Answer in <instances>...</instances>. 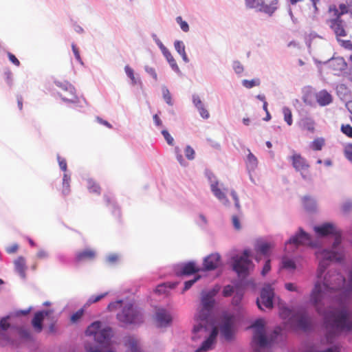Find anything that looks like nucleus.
Wrapping results in <instances>:
<instances>
[{"label": "nucleus", "mask_w": 352, "mask_h": 352, "mask_svg": "<svg viewBox=\"0 0 352 352\" xmlns=\"http://www.w3.org/2000/svg\"><path fill=\"white\" fill-rule=\"evenodd\" d=\"M345 280V278L341 274L328 272L320 278H318L310 294V303L319 315L324 316V327L328 336L332 338L344 333H352V320L349 318V309L343 307L338 312V317L333 319L336 313L333 311L326 310L323 302L325 296L338 291L341 283H344Z\"/></svg>", "instance_id": "obj_1"}, {"label": "nucleus", "mask_w": 352, "mask_h": 352, "mask_svg": "<svg viewBox=\"0 0 352 352\" xmlns=\"http://www.w3.org/2000/svg\"><path fill=\"white\" fill-rule=\"evenodd\" d=\"M314 230L318 237L333 236L332 244L329 247L318 245V242L312 241L311 235L299 227L298 232L292 236L285 243V248L292 245L295 248L300 245H309L316 248L315 255L319 261L317 270V278H320L325 273L327 267L332 263H340L344 258V248L342 245V234L337 230L332 223L326 222L320 226H315Z\"/></svg>", "instance_id": "obj_2"}, {"label": "nucleus", "mask_w": 352, "mask_h": 352, "mask_svg": "<svg viewBox=\"0 0 352 352\" xmlns=\"http://www.w3.org/2000/svg\"><path fill=\"white\" fill-rule=\"evenodd\" d=\"M9 316L0 318V346L19 348L33 340L30 331L21 326L8 322Z\"/></svg>", "instance_id": "obj_3"}, {"label": "nucleus", "mask_w": 352, "mask_h": 352, "mask_svg": "<svg viewBox=\"0 0 352 352\" xmlns=\"http://www.w3.org/2000/svg\"><path fill=\"white\" fill-rule=\"evenodd\" d=\"M195 324L192 329V339H195L197 334L200 332H208V336L203 341L196 352H206L212 349L218 336V329L216 325L215 318H206L195 316Z\"/></svg>", "instance_id": "obj_4"}, {"label": "nucleus", "mask_w": 352, "mask_h": 352, "mask_svg": "<svg viewBox=\"0 0 352 352\" xmlns=\"http://www.w3.org/2000/svg\"><path fill=\"white\" fill-rule=\"evenodd\" d=\"M250 250H244L241 254L234 255L231 258L232 270L235 272L239 278H245L249 274L254 265L251 260Z\"/></svg>", "instance_id": "obj_5"}, {"label": "nucleus", "mask_w": 352, "mask_h": 352, "mask_svg": "<svg viewBox=\"0 0 352 352\" xmlns=\"http://www.w3.org/2000/svg\"><path fill=\"white\" fill-rule=\"evenodd\" d=\"M283 314H285V317H288L291 315L289 322L295 329L303 332H311L314 330V324L311 318L306 311H298L292 314V310L285 308L283 311Z\"/></svg>", "instance_id": "obj_6"}, {"label": "nucleus", "mask_w": 352, "mask_h": 352, "mask_svg": "<svg viewBox=\"0 0 352 352\" xmlns=\"http://www.w3.org/2000/svg\"><path fill=\"white\" fill-rule=\"evenodd\" d=\"M219 287L216 286L212 289L201 293V308L195 316L206 318H215L214 308L215 305L214 297L219 291Z\"/></svg>", "instance_id": "obj_7"}, {"label": "nucleus", "mask_w": 352, "mask_h": 352, "mask_svg": "<svg viewBox=\"0 0 352 352\" xmlns=\"http://www.w3.org/2000/svg\"><path fill=\"white\" fill-rule=\"evenodd\" d=\"M117 319L125 324H137L144 322L142 311L132 303L126 304L117 314Z\"/></svg>", "instance_id": "obj_8"}, {"label": "nucleus", "mask_w": 352, "mask_h": 352, "mask_svg": "<svg viewBox=\"0 0 352 352\" xmlns=\"http://www.w3.org/2000/svg\"><path fill=\"white\" fill-rule=\"evenodd\" d=\"M86 333L94 336L95 340L101 344L107 345L113 337V330L110 327L102 328V322L99 320L93 322L87 329Z\"/></svg>", "instance_id": "obj_9"}, {"label": "nucleus", "mask_w": 352, "mask_h": 352, "mask_svg": "<svg viewBox=\"0 0 352 352\" xmlns=\"http://www.w3.org/2000/svg\"><path fill=\"white\" fill-rule=\"evenodd\" d=\"M54 84L64 92V94L58 93L63 102L74 104L76 107L82 108L83 107L80 98L76 94V90L74 85L68 81L59 80H55Z\"/></svg>", "instance_id": "obj_10"}, {"label": "nucleus", "mask_w": 352, "mask_h": 352, "mask_svg": "<svg viewBox=\"0 0 352 352\" xmlns=\"http://www.w3.org/2000/svg\"><path fill=\"white\" fill-rule=\"evenodd\" d=\"M235 322L236 316L234 314L228 311L222 313L219 329L221 335L227 340H231L233 338Z\"/></svg>", "instance_id": "obj_11"}, {"label": "nucleus", "mask_w": 352, "mask_h": 352, "mask_svg": "<svg viewBox=\"0 0 352 352\" xmlns=\"http://www.w3.org/2000/svg\"><path fill=\"white\" fill-rule=\"evenodd\" d=\"M205 174L214 196L224 206H228L230 205V201L227 198L225 192L222 190L223 184H220L219 182L215 175L210 170H206Z\"/></svg>", "instance_id": "obj_12"}, {"label": "nucleus", "mask_w": 352, "mask_h": 352, "mask_svg": "<svg viewBox=\"0 0 352 352\" xmlns=\"http://www.w3.org/2000/svg\"><path fill=\"white\" fill-rule=\"evenodd\" d=\"M274 298V289L270 284H265L261 290L260 297L256 299V305L261 310H263V305L266 308H272Z\"/></svg>", "instance_id": "obj_13"}, {"label": "nucleus", "mask_w": 352, "mask_h": 352, "mask_svg": "<svg viewBox=\"0 0 352 352\" xmlns=\"http://www.w3.org/2000/svg\"><path fill=\"white\" fill-rule=\"evenodd\" d=\"M57 161L60 169L64 173L62 178L61 194L63 197H67L71 192V174L67 173V164L64 157L58 154Z\"/></svg>", "instance_id": "obj_14"}, {"label": "nucleus", "mask_w": 352, "mask_h": 352, "mask_svg": "<svg viewBox=\"0 0 352 352\" xmlns=\"http://www.w3.org/2000/svg\"><path fill=\"white\" fill-rule=\"evenodd\" d=\"M222 265L221 257L218 253H212L204 258L202 270L204 272L212 271Z\"/></svg>", "instance_id": "obj_15"}, {"label": "nucleus", "mask_w": 352, "mask_h": 352, "mask_svg": "<svg viewBox=\"0 0 352 352\" xmlns=\"http://www.w3.org/2000/svg\"><path fill=\"white\" fill-rule=\"evenodd\" d=\"M252 346L256 352H261L262 349L270 347V340L266 332L253 334Z\"/></svg>", "instance_id": "obj_16"}, {"label": "nucleus", "mask_w": 352, "mask_h": 352, "mask_svg": "<svg viewBox=\"0 0 352 352\" xmlns=\"http://www.w3.org/2000/svg\"><path fill=\"white\" fill-rule=\"evenodd\" d=\"M201 270L195 261H188L177 266L176 273L179 275H190L199 272Z\"/></svg>", "instance_id": "obj_17"}, {"label": "nucleus", "mask_w": 352, "mask_h": 352, "mask_svg": "<svg viewBox=\"0 0 352 352\" xmlns=\"http://www.w3.org/2000/svg\"><path fill=\"white\" fill-rule=\"evenodd\" d=\"M288 160L292 162V166L298 172L307 170L309 167L306 159L302 157L299 153H294L292 156L288 157Z\"/></svg>", "instance_id": "obj_18"}, {"label": "nucleus", "mask_w": 352, "mask_h": 352, "mask_svg": "<svg viewBox=\"0 0 352 352\" xmlns=\"http://www.w3.org/2000/svg\"><path fill=\"white\" fill-rule=\"evenodd\" d=\"M155 320L159 327H166L172 322V317L168 311L164 308H158L155 311Z\"/></svg>", "instance_id": "obj_19"}, {"label": "nucleus", "mask_w": 352, "mask_h": 352, "mask_svg": "<svg viewBox=\"0 0 352 352\" xmlns=\"http://www.w3.org/2000/svg\"><path fill=\"white\" fill-rule=\"evenodd\" d=\"M327 63L335 72V75H339L340 72L344 71L347 67V64L342 57L331 58Z\"/></svg>", "instance_id": "obj_20"}, {"label": "nucleus", "mask_w": 352, "mask_h": 352, "mask_svg": "<svg viewBox=\"0 0 352 352\" xmlns=\"http://www.w3.org/2000/svg\"><path fill=\"white\" fill-rule=\"evenodd\" d=\"M260 12L272 16L278 9V0H260Z\"/></svg>", "instance_id": "obj_21"}, {"label": "nucleus", "mask_w": 352, "mask_h": 352, "mask_svg": "<svg viewBox=\"0 0 352 352\" xmlns=\"http://www.w3.org/2000/svg\"><path fill=\"white\" fill-rule=\"evenodd\" d=\"M235 289L236 290L232 300V304L235 307V310L239 313L242 310L241 301L243 298L244 292L239 283L235 285Z\"/></svg>", "instance_id": "obj_22"}, {"label": "nucleus", "mask_w": 352, "mask_h": 352, "mask_svg": "<svg viewBox=\"0 0 352 352\" xmlns=\"http://www.w3.org/2000/svg\"><path fill=\"white\" fill-rule=\"evenodd\" d=\"M14 270L22 279H25L26 261L23 256H19L14 261Z\"/></svg>", "instance_id": "obj_23"}, {"label": "nucleus", "mask_w": 352, "mask_h": 352, "mask_svg": "<svg viewBox=\"0 0 352 352\" xmlns=\"http://www.w3.org/2000/svg\"><path fill=\"white\" fill-rule=\"evenodd\" d=\"M316 99L318 104L325 107L332 102V96L327 90H322L316 94Z\"/></svg>", "instance_id": "obj_24"}, {"label": "nucleus", "mask_w": 352, "mask_h": 352, "mask_svg": "<svg viewBox=\"0 0 352 352\" xmlns=\"http://www.w3.org/2000/svg\"><path fill=\"white\" fill-rule=\"evenodd\" d=\"M95 256L96 252L94 250L91 249H85L76 253L75 259L77 262H83L94 259Z\"/></svg>", "instance_id": "obj_25"}, {"label": "nucleus", "mask_w": 352, "mask_h": 352, "mask_svg": "<svg viewBox=\"0 0 352 352\" xmlns=\"http://www.w3.org/2000/svg\"><path fill=\"white\" fill-rule=\"evenodd\" d=\"M302 204L305 210L309 213H314L317 211L318 204L316 199L311 196H305L302 198Z\"/></svg>", "instance_id": "obj_26"}, {"label": "nucleus", "mask_w": 352, "mask_h": 352, "mask_svg": "<svg viewBox=\"0 0 352 352\" xmlns=\"http://www.w3.org/2000/svg\"><path fill=\"white\" fill-rule=\"evenodd\" d=\"M248 154L245 160V167L248 173L254 172L258 166L257 157L248 148Z\"/></svg>", "instance_id": "obj_27"}, {"label": "nucleus", "mask_w": 352, "mask_h": 352, "mask_svg": "<svg viewBox=\"0 0 352 352\" xmlns=\"http://www.w3.org/2000/svg\"><path fill=\"white\" fill-rule=\"evenodd\" d=\"M331 28L333 30L337 37L345 36L346 35V31L342 25V21L338 18L333 19L331 21Z\"/></svg>", "instance_id": "obj_28"}, {"label": "nucleus", "mask_w": 352, "mask_h": 352, "mask_svg": "<svg viewBox=\"0 0 352 352\" xmlns=\"http://www.w3.org/2000/svg\"><path fill=\"white\" fill-rule=\"evenodd\" d=\"M300 126L303 129L310 133H314L315 131V122L311 117L305 116L302 118L299 122Z\"/></svg>", "instance_id": "obj_29"}, {"label": "nucleus", "mask_w": 352, "mask_h": 352, "mask_svg": "<svg viewBox=\"0 0 352 352\" xmlns=\"http://www.w3.org/2000/svg\"><path fill=\"white\" fill-rule=\"evenodd\" d=\"M174 47L175 51L182 56L183 61L186 63H189L190 60L186 52V47L182 41H175Z\"/></svg>", "instance_id": "obj_30"}, {"label": "nucleus", "mask_w": 352, "mask_h": 352, "mask_svg": "<svg viewBox=\"0 0 352 352\" xmlns=\"http://www.w3.org/2000/svg\"><path fill=\"white\" fill-rule=\"evenodd\" d=\"M162 54L165 57L166 60L168 63V64H169L170 68L173 69V71H174L178 75H182V72H181L179 67H178L175 59L171 54L170 52L168 50H167Z\"/></svg>", "instance_id": "obj_31"}, {"label": "nucleus", "mask_w": 352, "mask_h": 352, "mask_svg": "<svg viewBox=\"0 0 352 352\" xmlns=\"http://www.w3.org/2000/svg\"><path fill=\"white\" fill-rule=\"evenodd\" d=\"M44 319L37 313L36 312L32 319L31 324L34 328V329L40 333L43 329V322Z\"/></svg>", "instance_id": "obj_32"}, {"label": "nucleus", "mask_w": 352, "mask_h": 352, "mask_svg": "<svg viewBox=\"0 0 352 352\" xmlns=\"http://www.w3.org/2000/svg\"><path fill=\"white\" fill-rule=\"evenodd\" d=\"M104 201H106L107 206H109L111 208L112 214L115 217H119L120 215V211L119 208L117 206V205L114 202L113 197L109 195H104Z\"/></svg>", "instance_id": "obj_33"}, {"label": "nucleus", "mask_w": 352, "mask_h": 352, "mask_svg": "<svg viewBox=\"0 0 352 352\" xmlns=\"http://www.w3.org/2000/svg\"><path fill=\"white\" fill-rule=\"evenodd\" d=\"M251 327L254 329L253 334L265 332V324L262 318L256 319L252 324Z\"/></svg>", "instance_id": "obj_34"}, {"label": "nucleus", "mask_w": 352, "mask_h": 352, "mask_svg": "<svg viewBox=\"0 0 352 352\" xmlns=\"http://www.w3.org/2000/svg\"><path fill=\"white\" fill-rule=\"evenodd\" d=\"M272 248L270 243L267 242L258 243L256 245V250L258 253L267 256Z\"/></svg>", "instance_id": "obj_35"}, {"label": "nucleus", "mask_w": 352, "mask_h": 352, "mask_svg": "<svg viewBox=\"0 0 352 352\" xmlns=\"http://www.w3.org/2000/svg\"><path fill=\"white\" fill-rule=\"evenodd\" d=\"M87 186L90 192L95 193L96 195L100 194V187L94 179L91 178L87 179Z\"/></svg>", "instance_id": "obj_36"}, {"label": "nucleus", "mask_w": 352, "mask_h": 352, "mask_svg": "<svg viewBox=\"0 0 352 352\" xmlns=\"http://www.w3.org/2000/svg\"><path fill=\"white\" fill-rule=\"evenodd\" d=\"M32 310V307H30L29 308L26 309H19L14 311L10 312L6 316H9V318L8 319V322H10V320L13 318H17L21 317L23 316H27L30 311Z\"/></svg>", "instance_id": "obj_37"}, {"label": "nucleus", "mask_w": 352, "mask_h": 352, "mask_svg": "<svg viewBox=\"0 0 352 352\" xmlns=\"http://www.w3.org/2000/svg\"><path fill=\"white\" fill-rule=\"evenodd\" d=\"M242 85L247 89H252L254 87L259 86L261 80L259 78H254L252 80L244 79L241 81Z\"/></svg>", "instance_id": "obj_38"}, {"label": "nucleus", "mask_w": 352, "mask_h": 352, "mask_svg": "<svg viewBox=\"0 0 352 352\" xmlns=\"http://www.w3.org/2000/svg\"><path fill=\"white\" fill-rule=\"evenodd\" d=\"M282 112L284 116V120L289 126H291L293 124L292 113L291 109L287 107H283Z\"/></svg>", "instance_id": "obj_39"}, {"label": "nucleus", "mask_w": 352, "mask_h": 352, "mask_svg": "<svg viewBox=\"0 0 352 352\" xmlns=\"http://www.w3.org/2000/svg\"><path fill=\"white\" fill-rule=\"evenodd\" d=\"M282 266L283 268L287 270H295L296 268L295 261L292 258H289L287 257L283 258Z\"/></svg>", "instance_id": "obj_40"}, {"label": "nucleus", "mask_w": 352, "mask_h": 352, "mask_svg": "<svg viewBox=\"0 0 352 352\" xmlns=\"http://www.w3.org/2000/svg\"><path fill=\"white\" fill-rule=\"evenodd\" d=\"M162 96L165 102L167 104L170 106H173V102L172 101V96L168 90V89L166 86H163L162 87Z\"/></svg>", "instance_id": "obj_41"}, {"label": "nucleus", "mask_w": 352, "mask_h": 352, "mask_svg": "<svg viewBox=\"0 0 352 352\" xmlns=\"http://www.w3.org/2000/svg\"><path fill=\"white\" fill-rule=\"evenodd\" d=\"M108 294L107 292H104L98 295H93L89 297L85 303V306H89L90 305L97 302L104 298Z\"/></svg>", "instance_id": "obj_42"}, {"label": "nucleus", "mask_w": 352, "mask_h": 352, "mask_svg": "<svg viewBox=\"0 0 352 352\" xmlns=\"http://www.w3.org/2000/svg\"><path fill=\"white\" fill-rule=\"evenodd\" d=\"M85 350L86 352H114L111 347H108L102 351L98 346H93L89 344L85 345Z\"/></svg>", "instance_id": "obj_43"}, {"label": "nucleus", "mask_w": 352, "mask_h": 352, "mask_svg": "<svg viewBox=\"0 0 352 352\" xmlns=\"http://www.w3.org/2000/svg\"><path fill=\"white\" fill-rule=\"evenodd\" d=\"M126 344L129 346L131 352H142L138 346L136 340L133 338H129L127 340Z\"/></svg>", "instance_id": "obj_44"}, {"label": "nucleus", "mask_w": 352, "mask_h": 352, "mask_svg": "<svg viewBox=\"0 0 352 352\" xmlns=\"http://www.w3.org/2000/svg\"><path fill=\"white\" fill-rule=\"evenodd\" d=\"M174 153L176 157L177 160L179 163V164L182 166H186L188 165V163L185 161L184 159L182 153H181V149L179 146H175L174 148Z\"/></svg>", "instance_id": "obj_45"}, {"label": "nucleus", "mask_w": 352, "mask_h": 352, "mask_svg": "<svg viewBox=\"0 0 352 352\" xmlns=\"http://www.w3.org/2000/svg\"><path fill=\"white\" fill-rule=\"evenodd\" d=\"M200 278V275L195 274L192 279L185 281L182 292L188 290Z\"/></svg>", "instance_id": "obj_46"}, {"label": "nucleus", "mask_w": 352, "mask_h": 352, "mask_svg": "<svg viewBox=\"0 0 352 352\" xmlns=\"http://www.w3.org/2000/svg\"><path fill=\"white\" fill-rule=\"evenodd\" d=\"M232 67L235 74L238 76H241L244 72V67L239 60H234L232 63Z\"/></svg>", "instance_id": "obj_47"}, {"label": "nucleus", "mask_w": 352, "mask_h": 352, "mask_svg": "<svg viewBox=\"0 0 352 352\" xmlns=\"http://www.w3.org/2000/svg\"><path fill=\"white\" fill-rule=\"evenodd\" d=\"M124 71L126 74V76L131 79V85H135L139 80H138L135 76H134V71L133 69L130 67L129 65H126L124 67Z\"/></svg>", "instance_id": "obj_48"}, {"label": "nucleus", "mask_w": 352, "mask_h": 352, "mask_svg": "<svg viewBox=\"0 0 352 352\" xmlns=\"http://www.w3.org/2000/svg\"><path fill=\"white\" fill-rule=\"evenodd\" d=\"M245 5L248 8L256 9L257 12H260V6H261L260 0H245Z\"/></svg>", "instance_id": "obj_49"}, {"label": "nucleus", "mask_w": 352, "mask_h": 352, "mask_svg": "<svg viewBox=\"0 0 352 352\" xmlns=\"http://www.w3.org/2000/svg\"><path fill=\"white\" fill-rule=\"evenodd\" d=\"M324 144V140L323 138H317L315 139L311 143V148L314 151H320Z\"/></svg>", "instance_id": "obj_50"}, {"label": "nucleus", "mask_w": 352, "mask_h": 352, "mask_svg": "<svg viewBox=\"0 0 352 352\" xmlns=\"http://www.w3.org/2000/svg\"><path fill=\"white\" fill-rule=\"evenodd\" d=\"M281 331L280 329H274L270 336H268V339L270 340V347L272 345L276 342V339L280 336Z\"/></svg>", "instance_id": "obj_51"}, {"label": "nucleus", "mask_w": 352, "mask_h": 352, "mask_svg": "<svg viewBox=\"0 0 352 352\" xmlns=\"http://www.w3.org/2000/svg\"><path fill=\"white\" fill-rule=\"evenodd\" d=\"M184 153L186 158L189 160H192L195 157V151L190 145L186 146Z\"/></svg>", "instance_id": "obj_52"}, {"label": "nucleus", "mask_w": 352, "mask_h": 352, "mask_svg": "<svg viewBox=\"0 0 352 352\" xmlns=\"http://www.w3.org/2000/svg\"><path fill=\"white\" fill-rule=\"evenodd\" d=\"M235 287L230 285H227L223 287L222 294L224 297H229L231 296L235 292Z\"/></svg>", "instance_id": "obj_53"}, {"label": "nucleus", "mask_w": 352, "mask_h": 352, "mask_svg": "<svg viewBox=\"0 0 352 352\" xmlns=\"http://www.w3.org/2000/svg\"><path fill=\"white\" fill-rule=\"evenodd\" d=\"M176 22L179 25L180 28L184 32H188L189 31V25L188 23L183 21L182 16H177L176 18Z\"/></svg>", "instance_id": "obj_54"}, {"label": "nucleus", "mask_w": 352, "mask_h": 352, "mask_svg": "<svg viewBox=\"0 0 352 352\" xmlns=\"http://www.w3.org/2000/svg\"><path fill=\"white\" fill-rule=\"evenodd\" d=\"M161 133L165 139L166 143L170 146H173L174 144V139L169 133V132L166 129H164L161 131Z\"/></svg>", "instance_id": "obj_55"}, {"label": "nucleus", "mask_w": 352, "mask_h": 352, "mask_svg": "<svg viewBox=\"0 0 352 352\" xmlns=\"http://www.w3.org/2000/svg\"><path fill=\"white\" fill-rule=\"evenodd\" d=\"M340 130L345 135L352 138V126L350 124H342Z\"/></svg>", "instance_id": "obj_56"}, {"label": "nucleus", "mask_w": 352, "mask_h": 352, "mask_svg": "<svg viewBox=\"0 0 352 352\" xmlns=\"http://www.w3.org/2000/svg\"><path fill=\"white\" fill-rule=\"evenodd\" d=\"M72 52L74 53V55L75 56V58L76 59V60L80 64V65H83V61L80 57V52H79V50L77 48L76 45L74 44V43H72Z\"/></svg>", "instance_id": "obj_57"}, {"label": "nucleus", "mask_w": 352, "mask_h": 352, "mask_svg": "<svg viewBox=\"0 0 352 352\" xmlns=\"http://www.w3.org/2000/svg\"><path fill=\"white\" fill-rule=\"evenodd\" d=\"M83 314H84L83 309H80L78 310L77 311H76L71 316V321L72 322H78L82 318V316H83Z\"/></svg>", "instance_id": "obj_58"}, {"label": "nucleus", "mask_w": 352, "mask_h": 352, "mask_svg": "<svg viewBox=\"0 0 352 352\" xmlns=\"http://www.w3.org/2000/svg\"><path fill=\"white\" fill-rule=\"evenodd\" d=\"M144 70L145 72L150 75L155 81L157 80V74L156 73V71L155 68L150 67L148 65L144 66Z\"/></svg>", "instance_id": "obj_59"}, {"label": "nucleus", "mask_w": 352, "mask_h": 352, "mask_svg": "<svg viewBox=\"0 0 352 352\" xmlns=\"http://www.w3.org/2000/svg\"><path fill=\"white\" fill-rule=\"evenodd\" d=\"M192 101L197 109L204 105L199 96L197 94L192 96Z\"/></svg>", "instance_id": "obj_60"}, {"label": "nucleus", "mask_w": 352, "mask_h": 352, "mask_svg": "<svg viewBox=\"0 0 352 352\" xmlns=\"http://www.w3.org/2000/svg\"><path fill=\"white\" fill-rule=\"evenodd\" d=\"M122 304H123L122 300H117L116 301L111 302L108 305V309L110 311H113V310H116V309H118V307H120L122 305Z\"/></svg>", "instance_id": "obj_61"}, {"label": "nucleus", "mask_w": 352, "mask_h": 352, "mask_svg": "<svg viewBox=\"0 0 352 352\" xmlns=\"http://www.w3.org/2000/svg\"><path fill=\"white\" fill-rule=\"evenodd\" d=\"M36 256L38 259H41V260L47 259L49 258L50 254L47 250H45L43 248H40L38 250Z\"/></svg>", "instance_id": "obj_62"}, {"label": "nucleus", "mask_w": 352, "mask_h": 352, "mask_svg": "<svg viewBox=\"0 0 352 352\" xmlns=\"http://www.w3.org/2000/svg\"><path fill=\"white\" fill-rule=\"evenodd\" d=\"M352 210V201L347 200L344 201L342 205V211L344 213H348Z\"/></svg>", "instance_id": "obj_63"}, {"label": "nucleus", "mask_w": 352, "mask_h": 352, "mask_svg": "<svg viewBox=\"0 0 352 352\" xmlns=\"http://www.w3.org/2000/svg\"><path fill=\"white\" fill-rule=\"evenodd\" d=\"M346 157L352 163V144H349L344 148Z\"/></svg>", "instance_id": "obj_64"}]
</instances>
